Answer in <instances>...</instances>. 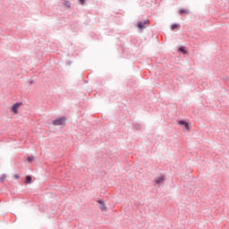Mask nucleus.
Listing matches in <instances>:
<instances>
[{
    "mask_svg": "<svg viewBox=\"0 0 229 229\" xmlns=\"http://www.w3.org/2000/svg\"><path fill=\"white\" fill-rule=\"evenodd\" d=\"M0 180L1 182H4V180H6V175H2Z\"/></svg>",
    "mask_w": 229,
    "mask_h": 229,
    "instance_id": "ddd939ff",
    "label": "nucleus"
},
{
    "mask_svg": "<svg viewBox=\"0 0 229 229\" xmlns=\"http://www.w3.org/2000/svg\"><path fill=\"white\" fill-rule=\"evenodd\" d=\"M147 24H148L149 23V21H145Z\"/></svg>",
    "mask_w": 229,
    "mask_h": 229,
    "instance_id": "f3484780",
    "label": "nucleus"
},
{
    "mask_svg": "<svg viewBox=\"0 0 229 229\" xmlns=\"http://www.w3.org/2000/svg\"><path fill=\"white\" fill-rule=\"evenodd\" d=\"M25 183H31V176L30 175L26 176Z\"/></svg>",
    "mask_w": 229,
    "mask_h": 229,
    "instance_id": "423d86ee",
    "label": "nucleus"
},
{
    "mask_svg": "<svg viewBox=\"0 0 229 229\" xmlns=\"http://www.w3.org/2000/svg\"><path fill=\"white\" fill-rule=\"evenodd\" d=\"M164 182H165V176L161 175L154 180V185H160V183H164Z\"/></svg>",
    "mask_w": 229,
    "mask_h": 229,
    "instance_id": "f03ea898",
    "label": "nucleus"
},
{
    "mask_svg": "<svg viewBox=\"0 0 229 229\" xmlns=\"http://www.w3.org/2000/svg\"><path fill=\"white\" fill-rule=\"evenodd\" d=\"M22 106V103H16L12 106L11 111L13 112V114H19V108Z\"/></svg>",
    "mask_w": 229,
    "mask_h": 229,
    "instance_id": "7ed1b4c3",
    "label": "nucleus"
},
{
    "mask_svg": "<svg viewBox=\"0 0 229 229\" xmlns=\"http://www.w3.org/2000/svg\"><path fill=\"white\" fill-rule=\"evenodd\" d=\"M138 28H139L140 30H144V25L142 24V22H139V23H138Z\"/></svg>",
    "mask_w": 229,
    "mask_h": 229,
    "instance_id": "6e6552de",
    "label": "nucleus"
},
{
    "mask_svg": "<svg viewBox=\"0 0 229 229\" xmlns=\"http://www.w3.org/2000/svg\"><path fill=\"white\" fill-rule=\"evenodd\" d=\"M28 162L31 163L33 160H35V157H29L27 158Z\"/></svg>",
    "mask_w": 229,
    "mask_h": 229,
    "instance_id": "1a4fd4ad",
    "label": "nucleus"
},
{
    "mask_svg": "<svg viewBox=\"0 0 229 229\" xmlns=\"http://www.w3.org/2000/svg\"><path fill=\"white\" fill-rule=\"evenodd\" d=\"M176 28L179 29V28H180V25H178V24H174V25L171 26V30H176Z\"/></svg>",
    "mask_w": 229,
    "mask_h": 229,
    "instance_id": "0eeeda50",
    "label": "nucleus"
},
{
    "mask_svg": "<svg viewBox=\"0 0 229 229\" xmlns=\"http://www.w3.org/2000/svg\"><path fill=\"white\" fill-rule=\"evenodd\" d=\"M65 121H67V119L65 117L58 118L53 122V124L55 126H62V125L65 124Z\"/></svg>",
    "mask_w": 229,
    "mask_h": 229,
    "instance_id": "f257e3e1",
    "label": "nucleus"
},
{
    "mask_svg": "<svg viewBox=\"0 0 229 229\" xmlns=\"http://www.w3.org/2000/svg\"><path fill=\"white\" fill-rule=\"evenodd\" d=\"M179 51L181 53H183V55H187V53H189L187 50H185V47H182L179 48Z\"/></svg>",
    "mask_w": 229,
    "mask_h": 229,
    "instance_id": "39448f33",
    "label": "nucleus"
},
{
    "mask_svg": "<svg viewBox=\"0 0 229 229\" xmlns=\"http://www.w3.org/2000/svg\"><path fill=\"white\" fill-rule=\"evenodd\" d=\"M98 203L100 205V210H102V212H106L107 208H106V204H105V201L98 200Z\"/></svg>",
    "mask_w": 229,
    "mask_h": 229,
    "instance_id": "20e7f679",
    "label": "nucleus"
},
{
    "mask_svg": "<svg viewBox=\"0 0 229 229\" xmlns=\"http://www.w3.org/2000/svg\"><path fill=\"white\" fill-rule=\"evenodd\" d=\"M81 4H85V0H79Z\"/></svg>",
    "mask_w": 229,
    "mask_h": 229,
    "instance_id": "dca6fc26",
    "label": "nucleus"
},
{
    "mask_svg": "<svg viewBox=\"0 0 229 229\" xmlns=\"http://www.w3.org/2000/svg\"><path fill=\"white\" fill-rule=\"evenodd\" d=\"M65 4H66V6H67L68 8L71 7V2L67 1V2H65Z\"/></svg>",
    "mask_w": 229,
    "mask_h": 229,
    "instance_id": "2eb2a0df",
    "label": "nucleus"
},
{
    "mask_svg": "<svg viewBox=\"0 0 229 229\" xmlns=\"http://www.w3.org/2000/svg\"><path fill=\"white\" fill-rule=\"evenodd\" d=\"M184 126L186 130H191V127H189V123L186 122V123H184Z\"/></svg>",
    "mask_w": 229,
    "mask_h": 229,
    "instance_id": "f8f14e48",
    "label": "nucleus"
},
{
    "mask_svg": "<svg viewBox=\"0 0 229 229\" xmlns=\"http://www.w3.org/2000/svg\"><path fill=\"white\" fill-rule=\"evenodd\" d=\"M186 123H187V122H185V121H182V120L179 121V124H181V125H185Z\"/></svg>",
    "mask_w": 229,
    "mask_h": 229,
    "instance_id": "9b49d317",
    "label": "nucleus"
},
{
    "mask_svg": "<svg viewBox=\"0 0 229 229\" xmlns=\"http://www.w3.org/2000/svg\"><path fill=\"white\" fill-rule=\"evenodd\" d=\"M14 178H15L16 180H19V178H21V175H20L19 174H14Z\"/></svg>",
    "mask_w": 229,
    "mask_h": 229,
    "instance_id": "4468645a",
    "label": "nucleus"
},
{
    "mask_svg": "<svg viewBox=\"0 0 229 229\" xmlns=\"http://www.w3.org/2000/svg\"><path fill=\"white\" fill-rule=\"evenodd\" d=\"M180 13H189V11H186L185 9H182L180 11Z\"/></svg>",
    "mask_w": 229,
    "mask_h": 229,
    "instance_id": "9d476101",
    "label": "nucleus"
}]
</instances>
